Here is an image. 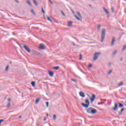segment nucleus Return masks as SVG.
Instances as JSON below:
<instances>
[{
  "mask_svg": "<svg viewBox=\"0 0 126 126\" xmlns=\"http://www.w3.org/2000/svg\"><path fill=\"white\" fill-rule=\"evenodd\" d=\"M117 50H115L113 53H112V56H115L116 54H117Z\"/></svg>",
  "mask_w": 126,
  "mask_h": 126,
  "instance_id": "21",
  "label": "nucleus"
},
{
  "mask_svg": "<svg viewBox=\"0 0 126 126\" xmlns=\"http://www.w3.org/2000/svg\"><path fill=\"white\" fill-rule=\"evenodd\" d=\"M104 101H106V99H105Z\"/></svg>",
  "mask_w": 126,
  "mask_h": 126,
  "instance_id": "54",
  "label": "nucleus"
},
{
  "mask_svg": "<svg viewBox=\"0 0 126 126\" xmlns=\"http://www.w3.org/2000/svg\"><path fill=\"white\" fill-rule=\"evenodd\" d=\"M49 2H50V3H51V4H53V2H52V1L51 0H49Z\"/></svg>",
  "mask_w": 126,
  "mask_h": 126,
  "instance_id": "42",
  "label": "nucleus"
},
{
  "mask_svg": "<svg viewBox=\"0 0 126 126\" xmlns=\"http://www.w3.org/2000/svg\"><path fill=\"white\" fill-rule=\"evenodd\" d=\"M79 95L82 97V98H84L85 97V94H84V93L81 92L79 93Z\"/></svg>",
  "mask_w": 126,
  "mask_h": 126,
  "instance_id": "10",
  "label": "nucleus"
},
{
  "mask_svg": "<svg viewBox=\"0 0 126 126\" xmlns=\"http://www.w3.org/2000/svg\"><path fill=\"white\" fill-rule=\"evenodd\" d=\"M115 42H116V37L113 36L112 38V41H111V46L113 47L114 45H115Z\"/></svg>",
  "mask_w": 126,
  "mask_h": 126,
  "instance_id": "5",
  "label": "nucleus"
},
{
  "mask_svg": "<svg viewBox=\"0 0 126 126\" xmlns=\"http://www.w3.org/2000/svg\"><path fill=\"white\" fill-rule=\"evenodd\" d=\"M73 46H75V43H74V42H73Z\"/></svg>",
  "mask_w": 126,
  "mask_h": 126,
  "instance_id": "47",
  "label": "nucleus"
},
{
  "mask_svg": "<svg viewBox=\"0 0 126 126\" xmlns=\"http://www.w3.org/2000/svg\"><path fill=\"white\" fill-rule=\"evenodd\" d=\"M33 3H34L35 5H38V3H37V1H36V0H33Z\"/></svg>",
  "mask_w": 126,
  "mask_h": 126,
  "instance_id": "22",
  "label": "nucleus"
},
{
  "mask_svg": "<svg viewBox=\"0 0 126 126\" xmlns=\"http://www.w3.org/2000/svg\"><path fill=\"white\" fill-rule=\"evenodd\" d=\"M79 60H80V61H81V60H82V55H81V54L80 55Z\"/></svg>",
  "mask_w": 126,
  "mask_h": 126,
  "instance_id": "30",
  "label": "nucleus"
},
{
  "mask_svg": "<svg viewBox=\"0 0 126 126\" xmlns=\"http://www.w3.org/2000/svg\"><path fill=\"white\" fill-rule=\"evenodd\" d=\"M15 1L17 2V3H19V1H18L17 0H15Z\"/></svg>",
  "mask_w": 126,
  "mask_h": 126,
  "instance_id": "41",
  "label": "nucleus"
},
{
  "mask_svg": "<svg viewBox=\"0 0 126 126\" xmlns=\"http://www.w3.org/2000/svg\"><path fill=\"white\" fill-rule=\"evenodd\" d=\"M76 13L79 17H81V15H80V13L79 12H77Z\"/></svg>",
  "mask_w": 126,
  "mask_h": 126,
  "instance_id": "24",
  "label": "nucleus"
},
{
  "mask_svg": "<svg viewBox=\"0 0 126 126\" xmlns=\"http://www.w3.org/2000/svg\"><path fill=\"white\" fill-rule=\"evenodd\" d=\"M11 99L10 98H8V101H11Z\"/></svg>",
  "mask_w": 126,
  "mask_h": 126,
  "instance_id": "48",
  "label": "nucleus"
},
{
  "mask_svg": "<svg viewBox=\"0 0 126 126\" xmlns=\"http://www.w3.org/2000/svg\"><path fill=\"white\" fill-rule=\"evenodd\" d=\"M31 12H32V13H35L33 10H32Z\"/></svg>",
  "mask_w": 126,
  "mask_h": 126,
  "instance_id": "44",
  "label": "nucleus"
},
{
  "mask_svg": "<svg viewBox=\"0 0 126 126\" xmlns=\"http://www.w3.org/2000/svg\"><path fill=\"white\" fill-rule=\"evenodd\" d=\"M39 49L40 50H45V46L42 44H39Z\"/></svg>",
  "mask_w": 126,
  "mask_h": 126,
  "instance_id": "9",
  "label": "nucleus"
},
{
  "mask_svg": "<svg viewBox=\"0 0 126 126\" xmlns=\"http://www.w3.org/2000/svg\"><path fill=\"white\" fill-rule=\"evenodd\" d=\"M10 64H11V63H12L11 62H10Z\"/></svg>",
  "mask_w": 126,
  "mask_h": 126,
  "instance_id": "52",
  "label": "nucleus"
},
{
  "mask_svg": "<svg viewBox=\"0 0 126 126\" xmlns=\"http://www.w3.org/2000/svg\"><path fill=\"white\" fill-rule=\"evenodd\" d=\"M41 10L43 13H45V11L44 10V8H43V7H41Z\"/></svg>",
  "mask_w": 126,
  "mask_h": 126,
  "instance_id": "29",
  "label": "nucleus"
},
{
  "mask_svg": "<svg viewBox=\"0 0 126 126\" xmlns=\"http://www.w3.org/2000/svg\"><path fill=\"white\" fill-rule=\"evenodd\" d=\"M8 70V66H7L5 68V71H7Z\"/></svg>",
  "mask_w": 126,
  "mask_h": 126,
  "instance_id": "34",
  "label": "nucleus"
},
{
  "mask_svg": "<svg viewBox=\"0 0 126 126\" xmlns=\"http://www.w3.org/2000/svg\"><path fill=\"white\" fill-rule=\"evenodd\" d=\"M49 71V76L51 77H53V76H54V72H52L51 71Z\"/></svg>",
  "mask_w": 126,
  "mask_h": 126,
  "instance_id": "11",
  "label": "nucleus"
},
{
  "mask_svg": "<svg viewBox=\"0 0 126 126\" xmlns=\"http://www.w3.org/2000/svg\"><path fill=\"white\" fill-rule=\"evenodd\" d=\"M118 105H119V108H123V107H124V104H123L121 103H119Z\"/></svg>",
  "mask_w": 126,
  "mask_h": 126,
  "instance_id": "16",
  "label": "nucleus"
},
{
  "mask_svg": "<svg viewBox=\"0 0 126 126\" xmlns=\"http://www.w3.org/2000/svg\"><path fill=\"white\" fill-rule=\"evenodd\" d=\"M112 110H113V111H117V110H118V104L115 103L114 107L112 108Z\"/></svg>",
  "mask_w": 126,
  "mask_h": 126,
  "instance_id": "8",
  "label": "nucleus"
},
{
  "mask_svg": "<svg viewBox=\"0 0 126 126\" xmlns=\"http://www.w3.org/2000/svg\"><path fill=\"white\" fill-rule=\"evenodd\" d=\"M85 103H82L81 105L82 106L84 107V108H88V107H89V105L90 104V102H89V100L88 99H86L85 100Z\"/></svg>",
  "mask_w": 126,
  "mask_h": 126,
  "instance_id": "2",
  "label": "nucleus"
},
{
  "mask_svg": "<svg viewBox=\"0 0 126 126\" xmlns=\"http://www.w3.org/2000/svg\"><path fill=\"white\" fill-rule=\"evenodd\" d=\"M103 10H104L105 12H106L107 14H109V11H108L107 10L105 7H103Z\"/></svg>",
  "mask_w": 126,
  "mask_h": 126,
  "instance_id": "14",
  "label": "nucleus"
},
{
  "mask_svg": "<svg viewBox=\"0 0 126 126\" xmlns=\"http://www.w3.org/2000/svg\"><path fill=\"white\" fill-rule=\"evenodd\" d=\"M46 120H47V118H46V117H44V121H46Z\"/></svg>",
  "mask_w": 126,
  "mask_h": 126,
  "instance_id": "46",
  "label": "nucleus"
},
{
  "mask_svg": "<svg viewBox=\"0 0 126 126\" xmlns=\"http://www.w3.org/2000/svg\"><path fill=\"white\" fill-rule=\"evenodd\" d=\"M125 103H126V101L125 102Z\"/></svg>",
  "mask_w": 126,
  "mask_h": 126,
  "instance_id": "55",
  "label": "nucleus"
},
{
  "mask_svg": "<svg viewBox=\"0 0 126 126\" xmlns=\"http://www.w3.org/2000/svg\"><path fill=\"white\" fill-rule=\"evenodd\" d=\"M71 80L72 81H73V82H76V80H75V79H71Z\"/></svg>",
  "mask_w": 126,
  "mask_h": 126,
  "instance_id": "33",
  "label": "nucleus"
},
{
  "mask_svg": "<svg viewBox=\"0 0 126 126\" xmlns=\"http://www.w3.org/2000/svg\"><path fill=\"white\" fill-rule=\"evenodd\" d=\"M72 23H73V22L71 21L68 22V24H67V26H68V27H70L71 26H72Z\"/></svg>",
  "mask_w": 126,
  "mask_h": 126,
  "instance_id": "12",
  "label": "nucleus"
},
{
  "mask_svg": "<svg viewBox=\"0 0 126 126\" xmlns=\"http://www.w3.org/2000/svg\"><path fill=\"white\" fill-rule=\"evenodd\" d=\"M10 107V103H8V104L7 105V107L9 108Z\"/></svg>",
  "mask_w": 126,
  "mask_h": 126,
  "instance_id": "32",
  "label": "nucleus"
},
{
  "mask_svg": "<svg viewBox=\"0 0 126 126\" xmlns=\"http://www.w3.org/2000/svg\"><path fill=\"white\" fill-rule=\"evenodd\" d=\"M47 20H48V21H50V22H53L52 21V20L51 19V18L48 16H47Z\"/></svg>",
  "mask_w": 126,
  "mask_h": 126,
  "instance_id": "17",
  "label": "nucleus"
},
{
  "mask_svg": "<svg viewBox=\"0 0 126 126\" xmlns=\"http://www.w3.org/2000/svg\"><path fill=\"white\" fill-rule=\"evenodd\" d=\"M2 122H4V120H0V125L2 123Z\"/></svg>",
  "mask_w": 126,
  "mask_h": 126,
  "instance_id": "35",
  "label": "nucleus"
},
{
  "mask_svg": "<svg viewBox=\"0 0 126 126\" xmlns=\"http://www.w3.org/2000/svg\"><path fill=\"white\" fill-rule=\"evenodd\" d=\"M74 16H75L76 19H77V20H78L79 21H80V20H81V19L80 18H78V17H77V16L76 15H75Z\"/></svg>",
  "mask_w": 126,
  "mask_h": 126,
  "instance_id": "15",
  "label": "nucleus"
},
{
  "mask_svg": "<svg viewBox=\"0 0 126 126\" xmlns=\"http://www.w3.org/2000/svg\"><path fill=\"white\" fill-rule=\"evenodd\" d=\"M86 111L88 114H91L92 115H94V114H96V113H97V110L92 107L89 108V109H87Z\"/></svg>",
  "mask_w": 126,
  "mask_h": 126,
  "instance_id": "1",
  "label": "nucleus"
},
{
  "mask_svg": "<svg viewBox=\"0 0 126 126\" xmlns=\"http://www.w3.org/2000/svg\"><path fill=\"white\" fill-rule=\"evenodd\" d=\"M119 115H120V116H122V115H123V113L122 112H119Z\"/></svg>",
  "mask_w": 126,
  "mask_h": 126,
  "instance_id": "43",
  "label": "nucleus"
},
{
  "mask_svg": "<svg viewBox=\"0 0 126 126\" xmlns=\"http://www.w3.org/2000/svg\"><path fill=\"white\" fill-rule=\"evenodd\" d=\"M88 67H92V64H90L88 65Z\"/></svg>",
  "mask_w": 126,
  "mask_h": 126,
  "instance_id": "38",
  "label": "nucleus"
},
{
  "mask_svg": "<svg viewBox=\"0 0 126 126\" xmlns=\"http://www.w3.org/2000/svg\"><path fill=\"white\" fill-rule=\"evenodd\" d=\"M27 3H28V4L30 5V6H31V3L30 2V1L29 0L27 1Z\"/></svg>",
  "mask_w": 126,
  "mask_h": 126,
  "instance_id": "23",
  "label": "nucleus"
},
{
  "mask_svg": "<svg viewBox=\"0 0 126 126\" xmlns=\"http://www.w3.org/2000/svg\"><path fill=\"white\" fill-rule=\"evenodd\" d=\"M57 119V116L56 115H53V120H56Z\"/></svg>",
  "mask_w": 126,
  "mask_h": 126,
  "instance_id": "28",
  "label": "nucleus"
},
{
  "mask_svg": "<svg viewBox=\"0 0 126 126\" xmlns=\"http://www.w3.org/2000/svg\"><path fill=\"white\" fill-rule=\"evenodd\" d=\"M47 117H48V116H49V114H47Z\"/></svg>",
  "mask_w": 126,
  "mask_h": 126,
  "instance_id": "53",
  "label": "nucleus"
},
{
  "mask_svg": "<svg viewBox=\"0 0 126 126\" xmlns=\"http://www.w3.org/2000/svg\"><path fill=\"white\" fill-rule=\"evenodd\" d=\"M101 55V52L95 53L94 55L93 61H95L98 59V57Z\"/></svg>",
  "mask_w": 126,
  "mask_h": 126,
  "instance_id": "4",
  "label": "nucleus"
},
{
  "mask_svg": "<svg viewBox=\"0 0 126 126\" xmlns=\"http://www.w3.org/2000/svg\"><path fill=\"white\" fill-rule=\"evenodd\" d=\"M106 34V30L103 29L102 30L101 32V42L103 43L104 41V39L105 38V34Z\"/></svg>",
  "mask_w": 126,
  "mask_h": 126,
  "instance_id": "3",
  "label": "nucleus"
},
{
  "mask_svg": "<svg viewBox=\"0 0 126 126\" xmlns=\"http://www.w3.org/2000/svg\"><path fill=\"white\" fill-rule=\"evenodd\" d=\"M124 111H125V109L122 108V109H121V112L122 113H123V112H124Z\"/></svg>",
  "mask_w": 126,
  "mask_h": 126,
  "instance_id": "37",
  "label": "nucleus"
},
{
  "mask_svg": "<svg viewBox=\"0 0 126 126\" xmlns=\"http://www.w3.org/2000/svg\"><path fill=\"white\" fill-rule=\"evenodd\" d=\"M100 28H101V25H98L97 26V29H98V30H100Z\"/></svg>",
  "mask_w": 126,
  "mask_h": 126,
  "instance_id": "26",
  "label": "nucleus"
},
{
  "mask_svg": "<svg viewBox=\"0 0 126 126\" xmlns=\"http://www.w3.org/2000/svg\"><path fill=\"white\" fill-rule=\"evenodd\" d=\"M113 72V70L112 69H110L108 72V74H111L112 72Z\"/></svg>",
  "mask_w": 126,
  "mask_h": 126,
  "instance_id": "25",
  "label": "nucleus"
},
{
  "mask_svg": "<svg viewBox=\"0 0 126 126\" xmlns=\"http://www.w3.org/2000/svg\"><path fill=\"white\" fill-rule=\"evenodd\" d=\"M72 12H73V14H74V13H74V11H73Z\"/></svg>",
  "mask_w": 126,
  "mask_h": 126,
  "instance_id": "50",
  "label": "nucleus"
},
{
  "mask_svg": "<svg viewBox=\"0 0 126 126\" xmlns=\"http://www.w3.org/2000/svg\"><path fill=\"white\" fill-rule=\"evenodd\" d=\"M46 105L47 107H49V102H46Z\"/></svg>",
  "mask_w": 126,
  "mask_h": 126,
  "instance_id": "31",
  "label": "nucleus"
},
{
  "mask_svg": "<svg viewBox=\"0 0 126 126\" xmlns=\"http://www.w3.org/2000/svg\"><path fill=\"white\" fill-rule=\"evenodd\" d=\"M40 99H41L40 97H37L35 100V103L37 104L38 103V102L40 101Z\"/></svg>",
  "mask_w": 126,
  "mask_h": 126,
  "instance_id": "13",
  "label": "nucleus"
},
{
  "mask_svg": "<svg viewBox=\"0 0 126 126\" xmlns=\"http://www.w3.org/2000/svg\"><path fill=\"white\" fill-rule=\"evenodd\" d=\"M110 65H112V63H108V66H110Z\"/></svg>",
  "mask_w": 126,
  "mask_h": 126,
  "instance_id": "40",
  "label": "nucleus"
},
{
  "mask_svg": "<svg viewBox=\"0 0 126 126\" xmlns=\"http://www.w3.org/2000/svg\"><path fill=\"white\" fill-rule=\"evenodd\" d=\"M111 10H112V12H114V7H112V8H111Z\"/></svg>",
  "mask_w": 126,
  "mask_h": 126,
  "instance_id": "39",
  "label": "nucleus"
},
{
  "mask_svg": "<svg viewBox=\"0 0 126 126\" xmlns=\"http://www.w3.org/2000/svg\"><path fill=\"white\" fill-rule=\"evenodd\" d=\"M126 45H125L123 48H122V51H125V50H126Z\"/></svg>",
  "mask_w": 126,
  "mask_h": 126,
  "instance_id": "27",
  "label": "nucleus"
},
{
  "mask_svg": "<svg viewBox=\"0 0 126 126\" xmlns=\"http://www.w3.org/2000/svg\"><path fill=\"white\" fill-rule=\"evenodd\" d=\"M21 118H22V116H21V115L19 116V119H21Z\"/></svg>",
  "mask_w": 126,
  "mask_h": 126,
  "instance_id": "45",
  "label": "nucleus"
},
{
  "mask_svg": "<svg viewBox=\"0 0 126 126\" xmlns=\"http://www.w3.org/2000/svg\"><path fill=\"white\" fill-rule=\"evenodd\" d=\"M122 85H124V83L123 82H121L120 83L118 84V87H120V86H122Z\"/></svg>",
  "mask_w": 126,
  "mask_h": 126,
  "instance_id": "20",
  "label": "nucleus"
},
{
  "mask_svg": "<svg viewBox=\"0 0 126 126\" xmlns=\"http://www.w3.org/2000/svg\"><path fill=\"white\" fill-rule=\"evenodd\" d=\"M53 69H55V70H58V69H59L60 68V67L59 66H56V67H54Z\"/></svg>",
  "mask_w": 126,
  "mask_h": 126,
  "instance_id": "18",
  "label": "nucleus"
},
{
  "mask_svg": "<svg viewBox=\"0 0 126 126\" xmlns=\"http://www.w3.org/2000/svg\"><path fill=\"white\" fill-rule=\"evenodd\" d=\"M95 98H96V95L95 94H93L92 95V97H90V99L91 100V101L94 102V100H95Z\"/></svg>",
  "mask_w": 126,
  "mask_h": 126,
  "instance_id": "7",
  "label": "nucleus"
},
{
  "mask_svg": "<svg viewBox=\"0 0 126 126\" xmlns=\"http://www.w3.org/2000/svg\"><path fill=\"white\" fill-rule=\"evenodd\" d=\"M24 48L25 49V50H26L27 52H28V53H31V50L29 47H27V45H24Z\"/></svg>",
  "mask_w": 126,
  "mask_h": 126,
  "instance_id": "6",
  "label": "nucleus"
},
{
  "mask_svg": "<svg viewBox=\"0 0 126 126\" xmlns=\"http://www.w3.org/2000/svg\"><path fill=\"white\" fill-rule=\"evenodd\" d=\"M31 84L32 87H35V82L34 81L32 82Z\"/></svg>",
  "mask_w": 126,
  "mask_h": 126,
  "instance_id": "19",
  "label": "nucleus"
},
{
  "mask_svg": "<svg viewBox=\"0 0 126 126\" xmlns=\"http://www.w3.org/2000/svg\"><path fill=\"white\" fill-rule=\"evenodd\" d=\"M120 61H123V58H121Z\"/></svg>",
  "mask_w": 126,
  "mask_h": 126,
  "instance_id": "49",
  "label": "nucleus"
},
{
  "mask_svg": "<svg viewBox=\"0 0 126 126\" xmlns=\"http://www.w3.org/2000/svg\"><path fill=\"white\" fill-rule=\"evenodd\" d=\"M61 13L63 14V16H65V15L64 14V13H63V12L62 11H61Z\"/></svg>",
  "mask_w": 126,
  "mask_h": 126,
  "instance_id": "36",
  "label": "nucleus"
},
{
  "mask_svg": "<svg viewBox=\"0 0 126 126\" xmlns=\"http://www.w3.org/2000/svg\"><path fill=\"white\" fill-rule=\"evenodd\" d=\"M89 6H90V7H91V5H89Z\"/></svg>",
  "mask_w": 126,
  "mask_h": 126,
  "instance_id": "51",
  "label": "nucleus"
}]
</instances>
